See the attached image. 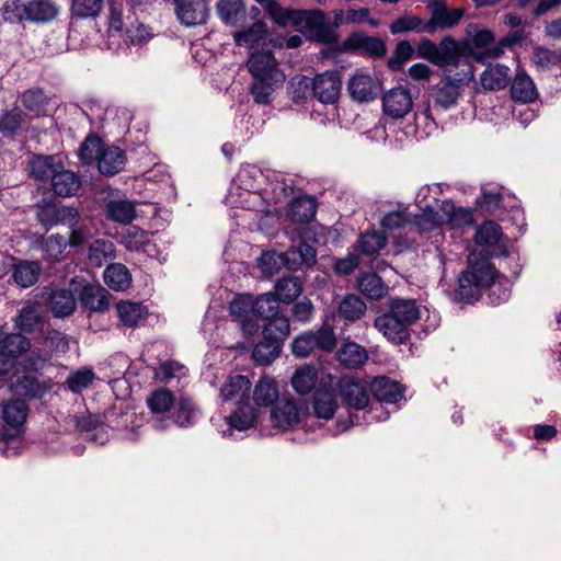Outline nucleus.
<instances>
[{
  "label": "nucleus",
  "instance_id": "f257e3e1",
  "mask_svg": "<svg viewBox=\"0 0 561 561\" xmlns=\"http://www.w3.org/2000/svg\"><path fill=\"white\" fill-rule=\"evenodd\" d=\"M247 66L252 77L250 93L254 102L270 104L272 94L283 85L286 79L274 54L268 49L251 51Z\"/></svg>",
  "mask_w": 561,
  "mask_h": 561
},
{
  "label": "nucleus",
  "instance_id": "f03ea898",
  "mask_svg": "<svg viewBox=\"0 0 561 561\" xmlns=\"http://www.w3.org/2000/svg\"><path fill=\"white\" fill-rule=\"evenodd\" d=\"M78 158L85 165H96L100 175H117L128 161L124 149L106 144L96 134H89L80 144Z\"/></svg>",
  "mask_w": 561,
  "mask_h": 561
},
{
  "label": "nucleus",
  "instance_id": "7ed1b4c3",
  "mask_svg": "<svg viewBox=\"0 0 561 561\" xmlns=\"http://www.w3.org/2000/svg\"><path fill=\"white\" fill-rule=\"evenodd\" d=\"M290 333L287 318L274 319L263 327V339L254 346L252 357L260 365H268L278 357L284 340Z\"/></svg>",
  "mask_w": 561,
  "mask_h": 561
},
{
  "label": "nucleus",
  "instance_id": "20e7f679",
  "mask_svg": "<svg viewBox=\"0 0 561 561\" xmlns=\"http://www.w3.org/2000/svg\"><path fill=\"white\" fill-rule=\"evenodd\" d=\"M495 275V267L488 262L462 272L458 278L457 298L467 304L478 300L481 288L489 286Z\"/></svg>",
  "mask_w": 561,
  "mask_h": 561
},
{
  "label": "nucleus",
  "instance_id": "39448f33",
  "mask_svg": "<svg viewBox=\"0 0 561 561\" xmlns=\"http://www.w3.org/2000/svg\"><path fill=\"white\" fill-rule=\"evenodd\" d=\"M336 346V336L333 328L324 323L317 330H310L298 335L291 343L293 354L297 357H307L313 351L332 352Z\"/></svg>",
  "mask_w": 561,
  "mask_h": 561
},
{
  "label": "nucleus",
  "instance_id": "423d86ee",
  "mask_svg": "<svg viewBox=\"0 0 561 561\" xmlns=\"http://www.w3.org/2000/svg\"><path fill=\"white\" fill-rule=\"evenodd\" d=\"M295 28L320 43L331 44L336 42V35L331 27V23L321 10H299Z\"/></svg>",
  "mask_w": 561,
  "mask_h": 561
},
{
  "label": "nucleus",
  "instance_id": "0eeeda50",
  "mask_svg": "<svg viewBox=\"0 0 561 561\" xmlns=\"http://www.w3.org/2000/svg\"><path fill=\"white\" fill-rule=\"evenodd\" d=\"M28 413L24 400L14 399L2 405L0 425V442L9 443L21 436Z\"/></svg>",
  "mask_w": 561,
  "mask_h": 561
},
{
  "label": "nucleus",
  "instance_id": "6e6552de",
  "mask_svg": "<svg viewBox=\"0 0 561 561\" xmlns=\"http://www.w3.org/2000/svg\"><path fill=\"white\" fill-rule=\"evenodd\" d=\"M31 348L30 340L19 333H5L0 327V376L14 367L16 359Z\"/></svg>",
  "mask_w": 561,
  "mask_h": 561
},
{
  "label": "nucleus",
  "instance_id": "1a4fd4ad",
  "mask_svg": "<svg viewBox=\"0 0 561 561\" xmlns=\"http://www.w3.org/2000/svg\"><path fill=\"white\" fill-rule=\"evenodd\" d=\"M305 415L306 408L304 403L283 397L274 404L271 411V421L275 427L285 431L297 426Z\"/></svg>",
  "mask_w": 561,
  "mask_h": 561
},
{
  "label": "nucleus",
  "instance_id": "9d476101",
  "mask_svg": "<svg viewBox=\"0 0 561 561\" xmlns=\"http://www.w3.org/2000/svg\"><path fill=\"white\" fill-rule=\"evenodd\" d=\"M382 111L392 119L405 117L413 108V98L409 89L396 87L382 95Z\"/></svg>",
  "mask_w": 561,
  "mask_h": 561
},
{
  "label": "nucleus",
  "instance_id": "9b49d317",
  "mask_svg": "<svg viewBox=\"0 0 561 561\" xmlns=\"http://www.w3.org/2000/svg\"><path fill=\"white\" fill-rule=\"evenodd\" d=\"M66 156L32 153L27 161L30 175H77L65 168Z\"/></svg>",
  "mask_w": 561,
  "mask_h": 561
},
{
  "label": "nucleus",
  "instance_id": "f8f14e48",
  "mask_svg": "<svg viewBox=\"0 0 561 561\" xmlns=\"http://www.w3.org/2000/svg\"><path fill=\"white\" fill-rule=\"evenodd\" d=\"M427 7L431 11V19L427 20L430 34L458 25L465 14L463 9H448L443 0H431Z\"/></svg>",
  "mask_w": 561,
  "mask_h": 561
},
{
  "label": "nucleus",
  "instance_id": "ddd939ff",
  "mask_svg": "<svg viewBox=\"0 0 561 561\" xmlns=\"http://www.w3.org/2000/svg\"><path fill=\"white\" fill-rule=\"evenodd\" d=\"M346 89L352 100L358 103H368L378 96L380 83L371 76L356 71L348 79Z\"/></svg>",
  "mask_w": 561,
  "mask_h": 561
},
{
  "label": "nucleus",
  "instance_id": "4468645a",
  "mask_svg": "<svg viewBox=\"0 0 561 561\" xmlns=\"http://www.w3.org/2000/svg\"><path fill=\"white\" fill-rule=\"evenodd\" d=\"M230 314L238 322L242 332L250 336L260 329V323L253 319V297L250 295L237 296L229 306Z\"/></svg>",
  "mask_w": 561,
  "mask_h": 561
},
{
  "label": "nucleus",
  "instance_id": "2eb2a0df",
  "mask_svg": "<svg viewBox=\"0 0 561 561\" xmlns=\"http://www.w3.org/2000/svg\"><path fill=\"white\" fill-rule=\"evenodd\" d=\"M175 12L179 20L187 25H201L206 23L209 15L207 0H174Z\"/></svg>",
  "mask_w": 561,
  "mask_h": 561
},
{
  "label": "nucleus",
  "instance_id": "dca6fc26",
  "mask_svg": "<svg viewBox=\"0 0 561 561\" xmlns=\"http://www.w3.org/2000/svg\"><path fill=\"white\" fill-rule=\"evenodd\" d=\"M241 30L232 34L233 41L237 46L245 47L250 50H260L259 47H264L267 42H272L267 38V26L263 21H255L249 27H240Z\"/></svg>",
  "mask_w": 561,
  "mask_h": 561
},
{
  "label": "nucleus",
  "instance_id": "f3484780",
  "mask_svg": "<svg viewBox=\"0 0 561 561\" xmlns=\"http://www.w3.org/2000/svg\"><path fill=\"white\" fill-rule=\"evenodd\" d=\"M337 386L340 396L348 408L363 410L368 405L369 393L364 382L345 377Z\"/></svg>",
  "mask_w": 561,
  "mask_h": 561
},
{
  "label": "nucleus",
  "instance_id": "a211bd4d",
  "mask_svg": "<svg viewBox=\"0 0 561 561\" xmlns=\"http://www.w3.org/2000/svg\"><path fill=\"white\" fill-rule=\"evenodd\" d=\"M313 96L320 102L329 104L334 103L341 93V78L335 71H325L312 78Z\"/></svg>",
  "mask_w": 561,
  "mask_h": 561
},
{
  "label": "nucleus",
  "instance_id": "6ab92c4d",
  "mask_svg": "<svg viewBox=\"0 0 561 561\" xmlns=\"http://www.w3.org/2000/svg\"><path fill=\"white\" fill-rule=\"evenodd\" d=\"M374 327L394 344H404L410 337L409 328L389 311L378 316L374 321Z\"/></svg>",
  "mask_w": 561,
  "mask_h": 561
},
{
  "label": "nucleus",
  "instance_id": "aec40b11",
  "mask_svg": "<svg viewBox=\"0 0 561 561\" xmlns=\"http://www.w3.org/2000/svg\"><path fill=\"white\" fill-rule=\"evenodd\" d=\"M437 50L436 66L446 67L458 65L461 56H467L471 53V47L468 42H457L451 36H445L437 44Z\"/></svg>",
  "mask_w": 561,
  "mask_h": 561
},
{
  "label": "nucleus",
  "instance_id": "412c9836",
  "mask_svg": "<svg viewBox=\"0 0 561 561\" xmlns=\"http://www.w3.org/2000/svg\"><path fill=\"white\" fill-rule=\"evenodd\" d=\"M216 12L225 25L240 28L247 24L248 10L243 0H218Z\"/></svg>",
  "mask_w": 561,
  "mask_h": 561
},
{
  "label": "nucleus",
  "instance_id": "4be33fe9",
  "mask_svg": "<svg viewBox=\"0 0 561 561\" xmlns=\"http://www.w3.org/2000/svg\"><path fill=\"white\" fill-rule=\"evenodd\" d=\"M50 388L51 385L48 379L31 374L20 376L13 383L14 392L28 399H41L50 390Z\"/></svg>",
  "mask_w": 561,
  "mask_h": 561
},
{
  "label": "nucleus",
  "instance_id": "5701e85b",
  "mask_svg": "<svg viewBox=\"0 0 561 561\" xmlns=\"http://www.w3.org/2000/svg\"><path fill=\"white\" fill-rule=\"evenodd\" d=\"M461 91L457 83L442 77L439 82L430 89V96L435 106L446 111L456 106Z\"/></svg>",
  "mask_w": 561,
  "mask_h": 561
},
{
  "label": "nucleus",
  "instance_id": "b1692460",
  "mask_svg": "<svg viewBox=\"0 0 561 561\" xmlns=\"http://www.w3.org/2000/svg\"><path fill=\"white\" fill-rule=\"evenodd\" d=\"M502 229L494 221H486L478 227L474 241L490 255L502 253L500 242L502 240Z\"/></svg>",
  "mask_w": 561,
  "mask_h": 561
},
{
  "label": "nucleus",
  "instance_id": "393cba45",
  "mask_svg": "<svg viewBox=\"0 0 561 561\" xmlns=\"http://www.w3.org/2000/svg\"><path fill=\"white\" fill-rule=\"evenodd\" d=\"M318 203L312 196H297L295 197L287 210V216L290 221L301 225L311 222L317 214Z\"/></svg>",
  "mask_w": 561,
  "mask_h": 561
},
{
  "label": "nucleus",
  "instance_id": "a878e982",
  "mask_svg": "<svg viewBox=\"0 0 561 561\" xmlns=\"http://www.w3.org/2000/svg\"><path fill=\"white\" fill-rule=\"evenodd\" d=\"M26 21L34 24H45L54 21L59 14V7L53 0L26 1Z\"/></svg>",
  "mask_w": 561,
  "mask_h": 561
},
{
  "label": "nucleus",
  "instance_id": "bb28decb",
  "mask_svg": "<svg viewBox=\"0 0 561 561\" xmlns=\"http://www.w3.org/2000/svg\"><path fill=\"white\" fill-rule=\"evenodd\" d=\"M369 389L378 402L396 403L403 397L401 385L385 376L376 377Z\"/></svg>",
  "mask_w": 561,
  "mask_h": 561
},
{
  "label": "nucleus",
  "instance_id": "cd10ccee",
  "mask_svg": "<svg viewBox=\"0 0 561 561\" xmlns=\"http://www.w3.org/2000/svg\"><path fill=\"white\" fill-rule=\"evenodd\" d=\"M251 382L242 375H234L227 379L220 388L222 401H236L238 404L248 402Z\"/></svg>",
  "mask_w": 561,
  "mask_h": 561
},
{
  "label": "nucleus",
  "instance_id": "c85d7f7f",
  "mask_svg": "<svg viewBox=\"0 0 561 561\" xmlns=\"http://www.w3.org/2000/svg\"><path fill=\"white\" fill-rule=\"evenodd\" d=\"M106 218L121 225H129L136 218L135 204L127 198H111L104 206Z\"/></svg>",
  "mask_w": 561,
  "mask_h": 561
},
{
  "label": "nucleus",
  "instance_id": "c756f323",
  "mask_svg": "<svg viewBox=\"0 0 561 561\" xmlns=\"http://www.w3.org/2000/svg\"><path fill=\"white\" fill-rule=\"evenodd\" d=\"M511 96L515 102L531 103L538 99V91L533 79L525 71H517L512 84Z\"/></svg>",
  "mask_w": 561,
  "mask_h": 561
},
{
  "label": "nucleus",
  "instance_id": "7c9ffc66",
  "mask_svg": "<svg viewBox=\"0 0 561 561\" xmlns=\"http://www.w3.org/2000/svg\"><path fill=\"white\" fill-rule=\"evenodd\" d=\"M279 302L273 293L263 294L256 298H253V319L256 323L260 320L271 323L274 319L285 318L278 316Z\"/></svg>",
  "mask_w": 561,
  "mask_h": 561
},
{
  "label": "nucleus",
  "instance_id": "2f4dec72",
  "mask_svg": "<svg viewBox=\"0 0 561 561\" xmlns=\"http://www.w3.org/2000/svg\"><path fill=\"white\" fill-rule=\"evenodd\" d=\"M256 420L255 409L249 402L238 404V408L226 417L227 430L224 435H231L232 431H245L252 427Z\"/></svg>",
  "mask_w": 561,
  "mask_h": 561
},
{
  "label": "nucleus",
  "instance_id": "473e14b6",
  "mask_svg": "<svg viewBox=\"0 0 561 561\" xmlns=\"http://www.w3.org/2000/svg\"><path fill=\"white\" fill-rule=\"evenodd\" d=\"M388 305V311L408 328L420 319L421 311L416 305V301L413 299H404L399 297L390 298Z\"/></svg>",
  "mask_w": 561,
  "mask_h": 561
},
{
  "label": "nucleus",
  "instance_id": "72a5a7b5",
  "mask_svg": "<svg viewBox=\"0 0 561 561\" xmlns=\"http://www.w3.org/2000/svg\"><path fill=\"white\" fill-rule=\"evenodd\" d=\"M77 306L75 294L70 289H54L49 295V309L57 318L68 317L73 313Z\"/></svg>",
  "mask_w": 561,
  "mask_h": 561
},
{
  "label": "nucleus",
  "instance_id": "f704fd0d",
  "mask_svg": "<svg viewBox=\"0 0 561 561\" xmlns=\"http://www.w3.org/2000/svg\"><path fill=\"white\" fill-rule=\"evenodd\" d=\"M107 291L100 285H85L79 294L83 308L93 312H103L108 308Z\"/></svg>",
  "mask_w": 561,
  "mask_h": 561
},
{
  "label": "nucleus",
  "instance_id": "c9c22d12",
  "mask_svg": "<svg viewBox=\"0 0 561 561\" xmlns=\"http://www.w3.org/2000/svg\"><path fill=\"white\" fill-rule=\"evenodd\" d=\"M24 108L34 117L45 116L49 104V96L42 88H31L22 92L19 96Z\"/></svg>",
  "mask_w": 561,
  "mask_h": 561
},
{
  "label": "nucleus",
  "instance_id": "e433bc0d",
  "mask_svg": "<svg viewBox=\"0 0 561 561\" xmlns=\"http://www.w3.org/2000/svg\"><path fill=\"white\" fill-rule=\"evenodd\" d=\"M510 80V68L500 64L489 65L480 77L481 85L488 91L502 90L508 84Z\"/></svg>",
  "mask_w": 561,
  "mask_h": 561
},
{
  "label": "nucleus",
  "instance_id": "4c0bfd02",
  "mask_svg": "<svg viewBox=\"0 0 561 561\" xmlns=\"http://www.w3.org/2000/svg\"><path fill=\"white\" fill-rule=\"evenodd\" d=\"M337 401L335 393L329 389H318L313 397L312 408L314 415L318 419L322 420H331L336 410H337Z\"/></svg>",
  "mask_w": 561,
  "mask_h": 561
},
{
  "label": "nucleus",
  "instance_id": "58836bf2",
  "mask_svg": "<svg viewBox=\"0 0 561 561\" xmlns=\"http://www.w3.org/2000/svg\"><path fill=\"white\" fill-rule=\"evenodd\" d=\"M266 15L279 27H296L298 9L283 8L275 0H267L263 5Z\"/></svg>",
  "mask_w": 561,
  "mask_h": 561
},
{
  "label": "nucleus",
  "instance_id": "ea45409f",
  "mask_svg": "<svg viewBox=\"0 0 561 561\" xmlns=\"http://www.w3.org/2000/svg\"><path fill=\"white\" fill-rule=\"evenodd\" d=\"M339 362L348 368H358L368 359L367 351L355 342H345L337 351Z\"/></svg>",
  "mask_w": 561,
  "mask_h": 561
},
{
  "label": "nucleus",
  "instance_id": "a19ab883",
  "mask_svg": "<svg viewBox=\"0 0 561 561\" xmlns=\"http://www.w3.org/2000/svg\"><path fill=\"white\" fill-rule=\"evenodd\" d=\"M348 43L353 48L359 49L374 57H383L387 54L386 44L379 37L356 33L348 38Z\"/></svg>",
  "mask_w": 561,
  "mask_h": 561
},
{
  "label": "nucleus",
  "instance_id": "79ce46f5",
  "mask_svg": "<svg viewBox=\"0 0 561 561\" xmlns=\"http://www.w3.org/2000/svg\"><path fill=\"white\" fill-rule=\"evenodd\" d=\"M121 321L129 328L142 324L147 317V308L140 302L121 301L117 304Z\"/></svg>",
  "mask_w": 561,
  "mask_h": 561
},
{
  "label": "nucleus",
  "instance_id": "37998d69",
  "mask_svg": "<svg viewBox=\"0 0 561 561\" xmlns=\"http://www.w3.org/2000/svg\"><path fill=\"white\" fill-rule=\"evenodd\" d=\"M41 272L42 266L38 262L20 261L13 267V279L19 286L27 288L37 282Z\"/></svg>",
  "mask_w": 561,
  "mask_h": 561
},
{
  "label": "nucleus",
  "instance_id": "c03bdc74",
  "mask_svg": "<svg viewBox=\"0 0 561 561\" xmlns=\"http://www.w3.org/2000/svg\"><path fill=\"white\" fill-rule=\"evenodd\" d=\"M357 287L362 294L370 299H380L388 293V286L375 273H363L357 278Z\"/></svg>",
  "mask_w": 561,
  "mask_h": 561
},
{
  "label": "nucleus",
  "instance_id": "a18cd8bd",
  "mask_svg": "<svg viewBox=\"0 0 561 561\" xmlns=\"http://www.w3.org/2000/svg\"><path fill=\"white\" fill-rule=\"evenodd\" d=\"M365 301L355 294L346 295L339 304L337 312L346 321H357L366 313Z\"/></svg>",
  "mask_w": 561,
  "mask_h": 561
},
{
  "label": "nucleus",
  "instance_id": "49530a36",
  "mask_svg": "<svg viewBox=\"0 0 561 561\" xmlns=\"http://www.w3.org/2000/svg\"><path fill=\"white\" fill-rule=\"evenodd\" d=\"M104 282L113 290H125L130 286L131 275L129 270L121 264H110L104 271Z\"/></svg>",
  "mask_w": 561,
  "mask_h": 561
},
{
  "label": "nucleus",
  "instance_id": "de8ad7c7",
  "mask_svg": "<svg viewBox=\"0 0 561 561\" xmlns=\"http://www.w3.org/2000/svg\"><path fill=\"white\" fill-rule=\"evenodd\" d=\"M318 381L317 368L312 365H304L291 377V386L296 392L307 394L312 391Z\"/></svg>",
  "mask_w": 561,
  "mask_h": 561
},
{
  "label": "nucleus",
  "instance_id": "09e8293b",
  "mask_svg": "<svg viewBox=\"0 0 561 561\" xmlns=\"http://www.w3.org/2000/svg\"><path fill=\"white\" fill-rule=\"evenodd\" d=\"M253 399L260 407L275 404L279 400L277 382L272 378H262L255 385Z\"/></svg>",
  "mask_w": 561,
  "mask_h": 561
},
{
  "label": "nucleus",
  "instance_id": "8fccbe9b",
  "mask_svg": "<svg viewBox=\"0 0 561 561\" xmlns=\"http://www.w3.org/2000/svg\"><path fill=\"white\" fill-rule=\"evenodd\" d=\"M119 243L128 251H146V247L149 244V237L138 226H128L119 233Z\"/></svg>",
  "mask_w": 561,
  "mask_h": 561
},
{
  "label": "nucleus",
  "instance_id": "3c124183",
  "mask_svg": "<svg viewBox=\"0 0 561 561\" xmlns=\"http://www.w3.org/2000/svg\"><path fill=\"white\" fill-rule=\"evenodd\" d=\"M442 205L437 203L436 206H426L420 214L415 216L414 222L419 231H432L444 225L442 216Z\"/></svg>",
  "mask_w": 561,
  "mask_h": 561
},
{
  "label": "nucleus",
  "instance_id": "603ef678",
  "mask_svg": "<svg viewBox=\"0 0 561 561\" xmlns=\"http://www.w3.org/2000/svg\"><path fill=\"white\" fill-rule=\"evenodd\" d=\"M440 205L444 225H449L451 227H463L472 224V214L470 210L462 207H456L451 202L448 201L442 202Z\"/></svg>",
  "mask_w": 561,
  "mask_h": 561
},
{
  "label": "nucleus",
  "instance_id": "864d4df0",
  "mask_svg": "<svg viewBox=\"0 0 561 561\" xmlns=\"http://www.w3.org/2000/svg\"><path fill=\"white\" fill-rule=\"evenodd\" d=\"M88 259L94 266H102L115 259V245L112 241L104 239L94 240L89 247Z\"/></svg>",
  "mask_w": 561,
  "mask_h": 561
},
{
  "label": "nucleus",
  "instance_id": "5fc2aeb1",
  "mask_svg": "<svg viewBox=\"0 0 561 561\" xmlns=\"http://www.w3.org/2000/svg\"><path fill=\"white\" fill-rule=\"evenodd\" d=\"M39 186H51L54 193L59 196H72L79 190L80 178H36Z\"/></svg>",
  "mask_w": 561,
  "mask_h": 561
},
{
  "label": "nucleus",
  "instance_id": "6e6d98bb",
  "mask_svg": "<svg viewBox=\"0 0 561 561\" xmlns=\"http://www.w3.org/2000/svg\"><path fill=\"white\" fill-rule=\"evenodd\" d=\"M390 32L392 34H401L405 32H416V33H428V21L421 19L417 15L405 14L403 16L398 18L393 22H391Z\"/></svg>",
  "mask_w": 561,
  "mask_h": 561
},
{
  "label": "nucleus",
  "instance_id": "4d7b16f0",
  "mask_svg": "<svg viewBox=\"0 0 561 561\" xmlns=\"http://www.w3.org/2000/svg\"><path fill=\"white\" fill-rule=\"evenodd\" d=\"M302 291V284L299 278L294 276L283 277L275 285V296L278 302L289 304L294 301Z\"/></svg>",
  "mask_w": 561,
  "mask_h": 561
},
{
  "label": "nucleus",
  "instance_id": "13d9d810",
  "mask_svg": "<svg viewBox=\"0 0 561 561\" xmlns=\"http://www.w3.org/2000/svg\"><path fill=\"white\" fill-rule=\"evenodd\" d=\"M456 67L454 69H447L444 71L443 78L449 79L451 83H457L461 90L469 85V83L474 79V67L470 61H458V65H453Z\"/></svg>",
  "mask_w": 561,
  "mask_h": 561
},
{
  "label": "nucleus",
  "instance_id": "bf43d9fd",
  "mask_svg": "<svg viewBox=\"0 0 561 561\" xmlns=\"http://www.w3.org/2000/svg\"><path fill=\"white\" fill-rule=\"evenodd\" d=\"M0 13L3 21L8 23L21 24L26 22V1L5 0L0 8Z\"/></svg>",
  "mask_w": 561,
  "mask_h": 561
},
{
  "label": "nucleus",
  "instance_id": "052dcab7",
  "mask_svg": "<svg viewBox=\"0 0 561 561\" xmlns=\"http://www.w3.org/2000/svg\"><path fill=\"white\" fill-rule=\"evenodd\" d=\"M387 244V238L377 231H367L358 239V248L362 254L367 256H375Z\"/></svg>",
  "mask_w": 561,
  "mask_h": 561
},
{
  "label": "nucleus",
  "instance_id": "680f3d73",
  "mask_svg": "<svg viewBox=\"0 0 561 561\" xmlns=\"http://www.w3.org/2000/svg\"><path fill=\"white\" fill-rule=\"evenodd\" d=\"M102 9L101 0H71V14L78 19L96 18Z\"/></svg>",
  "mask_w": 561,
  "mask_h": 561
},
{
  "label": "nucleus",
  "instance_id": "e2e57ef3",
  "mask_svg": "<svg viewBox=\"0 0 561 561\" xmlns=\"http://www.w3.org/2000/svg\"><path fill=\"white\" fill-rule=\"evenodd\" d=\"M414 48L408 41H400L394 50L393 55L388 60V67L392 71H400L403 65L413 57Z\"/></svg>",
  "mask_w": 561,
  "mask_h": 561
},
{
  "label": "nucleus",
  "instance_id": "0e129e2a",
  "mask_svg": "<svg viewBox=\"0 0 561 561\" xmlns=\"http://www.w3.org/2000/svg\"><path fill=\"white\" fill-rule=\"evenodd\" d=\"M94 377L91 369H79L67 377L65 385L71 392L80 393L92 383Z\"/></svg>",
  "mask_w": 561,
  "mask_h": 561
},
{
  "label": "nucleus",
  "instance_id": "69168bd1",
  "mask_svg": "<svg viewBox=\"0 0 561 561\" xmlns=\"http://www.w3.org/2000/svg\"><path fill=\"white\" fill-rule=\"evenodd\" d=\"M196 417V408L188 399H181L174 412V423L181 427L191 426Z\"/></svg>",
  "mask_w": 561,
  "mask_h": 561
},
{
  "label": "nucleus",
  "instance_id": "338daca9",
  "mask_svg": "<svg viewBox=\"0 0 561 561\" xmlns=\"http://www.w3.org/2000/svg\"><path fill=\"white\" fill-rule=\"evenodd\" d=\"M174 402L170 390L159 389L147 399L148 407L153 413H163L168 411Z\"/></svg>",
  "mask_w": 561,
  "mask_h": 561
},
{
  "label": "nucleus",
  "instance_id": "774afa93",
  "mask_svg": "<svg viewBox=\"0 0 561 561\" xmlns=\"http://www.w3.org/2000/svg\"><path fill=\"white\" fill-rule=\"evenodd\" d=\"M41 322V317L34 306L24 307L16 317V327L24 332H33Z\"/></svg>",
  "mask_w": 561,
  "mask_h": 561
}]
</instances>
